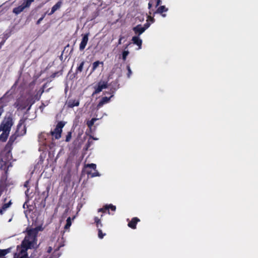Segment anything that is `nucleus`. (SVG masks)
<instances>
[{
    "mask_svg": "<svg viewBox=\"0 0 258 258\" xmlns=\"http://www.w3.org/2000/svg\"><path fill=\"white\" fill-rule=\"evenodd\" d=\"M35 103V100L33 97H30L25 99L23 97L17 98L14 103V107L16 108L18 110H23L28 107V110H30L31 106Z\"/></svg>",
    "mask_w": 258,
    "mask_h": 258,
    "instance_id": "f257e3e1",
    "label": "nucleus"
},
{
    "mask_svg": "<svg viewBox=\"0 0 258 258\" xmlns=\"http://www.w3.org/2000/svg\"><path fill=\"white\" fill-rule=\"evenodd\" d=\"M24 123V120L20 119L17 126V130L15 133L13 134L9 138V140L6 145L8 147H13V145L15 141L16 140L18 137L24 136L25 134V128L22 131H20V129L22 127V124Z\"/></svg>",
    "mask_w": 258,
    "mask_h": 258,
    "instance_id": "f03ea898",
    "label": "nucleus"
},
{
    "mask_svg": "<svg viewBox=\"0 0 258 258\" xmlns=\"http://www.w3.org/2000/svg\"><path fill=\"white\" fill-rule=\"evenodd\" d=\"M14 124L13 119L12 118V114L9 115H6L1 124H0V132L1 131H7V132H10L12 126Z\"/></svg>",
    "mask_w": 258,
    "mask_h": 258,
    "instance_id": "7ed1b4c3",
    "label": "nucleus"
},
{
    "mask_svg": "<svg viewBox=\"0 0 258 258\" xmlns=\"http://www.w3.org/2000/svg\"><path fill=\"white\" fill-rule=\"evenodd\" d=\"M65 125V122L62 121H59L53 131H51L47 135H50L55 139L58 140L60 138L62 129Z\"/></svg>",
    "mask_w": 258,
    "mask_h": 258,
    "instance_id": "20e7f679",
    "label": "nucleus"
},
{
    "mask_svg": "<svg viewBox=\"0 0 258 258\" xmlns=\"http://www.w3.org/2000/svg\"><path fill=\"white\" fill-rule=\"evenodd\" d=\"M34 0H26L21 5L16 7L13 9V13L15 15H18L22 12L25 8H29L32 3Z\"/></svg>",
    "mask_w": 258,
    "mask_h": 258,
    "instance_id": "39448f33",
    "label": "nucleus"
},
{
    "mask_svg": "<svg viewBox=\"0 0 258 258\" xmlns=\"http://www.w3.org/2000/svg\"><path fill=\"white\" fill-rule=\"evenodd\" d=\"M13 148V147H10L9 146L8 147L7 146H5L4 149L1 152V158H4V159L6 160L11 161L13 158L12 154V150Z\"/></svg>",
    "mask_w": 258,
    "mask_h": 258,
    "instance_id": "423d86ee",
    "label": "nucleus"
},
{
    "mask_svg": "<svg viewBox=\"0 0 258 258\" xmlns=\"http://www.w3.org/2000/svg\"><path fill=\"white\" fill-rule=\"evenodd\" d=\"M27 237L26 236L24 240L22 241L20 249H19V246H18L17 250L18 252L20 253H27V251L30 247L32 242L27 240Z\"/></svg>",
    "mask_w": 258,
    "mask_h": 258,
    "instance_id": "0eeeda50",
    "label": "nucleus"
},
{
    "mask_svg": "<svg viewBox=\"0 0 258 258\" xmlns=\"http://www.w3.org/2000/svg\"><path fill=\"white\" fill-rule=\"evenodd\" d=\"M108 86L107 81H100L97 84V87L95 88V91L93 94L94 95L99 93L103 89L107 88Z\"/></svg>",
    "mask_w": 258,
    "mask_h": 258,
    "instance_id": "6e6552de",
    "label": "nucleus"
},
{
    "mask_svg": "<svg viewBox=\"0 0 258 258\" xmlns=\"http://www.w3.org/2000/svg\"><path fill=\"white\" fill-rule=\"evenodd\" d=\"M9 91H7L2 97L0 98V105L4 108L8 105L10 101V95L9 94Z\"/></svg>",
    "mask_w": 258,
    "mask_h": 258,
    "instance_id": "1a4fd4ad",
    "label": "nucleus"
},
{
    "mask_svg": "<svg viewBox=\"0 0 258 258\" xmlns=\"http://www.w3.org/2000/svg\"><path fill=\"white\" fill-rule=\"evenodd\" d=\"M89 33H86L82 35V39L79 45V49L80 51H83L85 48L88 40H89Z\"/></svg>",
    "mask_w": 258,
    "mask_h": 258,
    "instance_id": "9d476101",
    "label": "nucleus"
},
{
    "mask_svg": "<svg viewBox=\"0 0 258 258\" xmlns=\"http://www.w3.org/2000/svg\"><path fill=\"white\" fill-rule=\"evenodd\" d=\"M110 87V91L112 92L111 94H113L119 88V84L118 79H116L114 81L111 82L109 85ZM111 94V93H108Z\"/></svg>",
    "mask_w": 258,
    "mask_h": 258,
    "instance_id": "9b49d317",
    "label": "nucleus"
},
{
    "mask_svg": "<svg viewBox=\"0 0 258 258\" xmlns=\"http://www.w3.org/2000/svg\"><path fill=\"white\" fill-rule=\"evenodd\" d=\"M68 108H73L75 106H78L80 101L78 99H69L66 103Z\"/></svg>",
    "mask_w": 258,
    "mask_h": 258,
    "instance_id": "f8f14e48",
    "label": "nucleus"
},
{
    "mask_svg": "<svg viewBox=\"0 0 258 258\" xmlns=\"http://www.w3.org/2000/svg\"><path fill=\"white\" fill-rule=\"evenodd\" d=\"M110 209L112 211H115L116 210V207L111 204L106 205L104 206H103L102 208L99 209L98 210V212L105 213L107 211L108 214H110V212H109Z\"/></svg>",
    "mask_w": 258,
    "mask_h": 258,
    "instance_id": "ddd939ff",
    "label": "nucleus"
},
{
    "mask_svg": "<svg viewBox=\"0 0 258 258\" xmlns=\"http://www.w3.org/2000/svg\"><path fill=\"white\" fill-rule=\"evenodd\" d=\"M10 160H6L1 158L0 159V168L6 171H8V168L10 164Z\"/></svg>",
    "mask_w": 258,
    "mask_h": 258,
    "instance_id": "4468645a",
    "label": "nucleus"
},
{
    "mask_svg": "<svg viewBox=\"0 0 258 258\" xmlns=\"http://www.w3.org/2000/svg\"><path fill=\"white\" fill-rule=\"evenodd\" d=\"M140 221V220L138 217H134L128 222L127 226L133 229H135L137 228V223Z\"/></svg>",
    "mask_w": 258,
    "mask_h": 258,
    "instance_id": "2eb2a0df",
    "label": "nucleus"
},
{
    "mask_svg": "<svg viewBox=\"0 0 258 258\" xmlns=\"http://www.w3.org/2000/svg\"><path fill=\"white\" fill-rule=\"evenodd\" d=\"M133 30L135 33L139 36L146 30V28H143L141 25H138L136 27H133Z\"/></svg>",
    "mask_w": 258,
    "mask_h": 258,
    "instance_id": "dca6fc26",
    "label": "nucleus"
},
{
    "mask_svg": "<svg viewBox=\"0 0 258 258\" xmlns=\"http://www.w3.org/2000/svg\"><path fill=\"white\" fill-rule=\"evenodd\" d=\"M168 11V9L165 7L164 6H161L158 8V9L154 11L153 13V15L154 16L156 14H160L161 15L165 17L166 16L165 14H163L164 12H166Z\"/></svg>",
    "mask_w": 258,
    "mask_h": 258,
    "instance_id": "f3484780",
    "label": "nucleus"
},
{
    "mask_svg": "<svg viewBox=\"0 0 258 258\" xmlns=\"http://www.w3.org/2000/svg\"><path fill=\"white\" fill-rule=\"evenodd\" d=\"M113 95L112 94L109 97H103L101 100L99 101L98 104H97V108H99L101 107L104 104L109 102L110 100V98L113 97Z\"/></svg>",
    "mask_w": 258,
    "mask_h": 258,
    "instance_id": "a211bd4d",
    "label": "nucleus"
},
{
    "mask_svg": "<svg viewBox=\"0 0 258 258\" xmlns=\"http://www.w3.org/2000/svg\"><path fill=\"white\" fill-rule=\"evenodd\" d=\"M37 232L35 229H29L27 232V237L34 240L37 235Z\"/></svg>",
    "mask_w": 258,
    "mask_h": 258,
    "instance_id": "6ab92c4d",
    "label": "nucleus"
},
{
    "mask_svg": "<svg viewBox=\"0 0 258 258\" xmlns=\"http://www.w3.org/2000/svg\"><path fill=\"white\" fill-rule=\"evenodd\" d=\"M132 41L133 43L136 44L139 46V49H141L142 47V40L138 36H135L132 37Z\"/></svg>",
    "mask_w": 258,
    "mask_h": 258,
    "instance_id": "aec40b11",
    "label": "nucleus"
},
{
    "mask_svg": "<svg viewBox=\"0 0 258 258\" xmlns=\"http://www.w3.org/2000/svg\"><path fill=\"white\" fill-rule=\"evenodd\" d=\"M12 204V203L11 200L8 203L4 204L2 207L0 208V214L2 215H3L5 211L8 209V208L10 207Z\"/></svg>",
    "mask_w": 258,
    "mask_h": 258,
    "instance_id": "412c9836",
    "label": "nucleus"
},
{
    "mask_svg": "<svg viewBox=\"0 0 258 258\" xmlns=\"http://www.w3.org/2000/svg\"><path fill=\"white\" fill-rule=\"evenodd\" d=\"M62 2L61 1H58L51 8L50 12L48 14V15H52L56 10L59 9L62 5Z\"/></svg>",
    "mask_w": 258,
    "mask_h": 258,
    "instance_id": "4be33fe9",
    "label": "nucleus"
},
{
    "mask_svg": "<svg viewBox=\"0 0 258 258\" xmlns=\"http://www.w3.org/2000/svg\"><path fill=\"white\" fill-rule=\"evenodd\" d=\"M10 132H7V131H3V133L0 135V141L2 142H6L7 140L9 135Z\"/></svg>",
    "mask_w": 258,
    "mask_h": 258,
    "instance_id": "5701e85b",
    "label": "nucleus"
},
{
    "mask_svg": "<svg viewBox=\"0 0 258 258\" xmlns=\"http://www.w3.org/2000/svg\"><path fill=\"white\" fill-rule=\"evenodd\" d=\"M8 180V171H5L4 174H3L0 179V183H3L6 184H8L7 183Z\"/></svg>",
    "mask_w": 258,
    "mask_h": 258,
    "instance_id": "b1692460",
    "label": "nucleus"
},
{
    "mask_svg": "<svg viewBox=\"0 0 258 258\" xmlns=\"http://www.w3.org/2000/svg\"><path fill=\"white\" fill-rule=\"evenodd\" d=\"M99 64H101L102 66H103V62L100 61L99 60H97L94 62L92 63V68L91 70V73L94 72L95 70L97 68V67L99 66Z\"/></svg>",
    "mask_w": 258,
    "mask_h": 258,
    "instance_id": "393cba45",
    "label": "nucleus"
},
{
    "mask_svg": "<svg viewBox=\"0 0 258 258\" xmlns=\"http://www.w3.org/2000/svg\"><path fill=\"white\" fill-rule=\"evenodd\" d=\"M85 62L84 60H83L79 64V66L77 68L76 70V74H78L79 73H81L83 71V66L85 64Z\"/></svg>",
    "mask_w": 258,
    "mask_h": 258,
    "instance_id": "a878e982",
    "label": "nucleus"
},
{
    "mask_svg": "<svg viewBox=\"0 0 258 258\" xmlns=\"http://www.w3.org/2000/svg\"><path fill=\"white\" fill-rule=\"evenodd\" d=\"M71 225H72V220H71V217H69L67 219V223L64 227V229L66 230L69 229Z\"/></svg>",
    "mask_w": 258,
    "mask_h": 258,
    "instance_id": "bb28decb",
    "label": "nucleus"
},
{
    "mask_svg": "<svg viewBox=\"0 0 258 258\" xmlns=\"http://www.w3.org/2000/svg\"><path fill=\"white\" fill-rule=\"evenodd\" d=\"M14 258H28L27 253H20L18 252L14 255Z\"/></svg>",
    "mask_w": 258,
    "mask_h": 258,
    "instance_id": "cd10ccee",
    "label": "nucleus"
},
{
    "mask_svg": "<svg viewBox=\"0 0 258 258\" xmlns=\"http://www.w3.org/2000/svg\"><path fill=\"white\" fill-rule=\"evenodd\" d=\"M94 222L95 223H96V226L98 228H99V227H102V224L101 223V220L100 219L97 217H95L94 218Z\"/></svg>",
    "mask_w": 258,
    "mask_h": 258,
    "instance_id": "c85d7f7f",
    "label": "nucleus"
},
{
    "mask_svg": "<svg viewBox=\"0 0 258 258\" xmlns=\"http://www.w3.org/2000/svg\"><path fill=\"white\" fill-rule=\"evenodd\" d=\"M97 119L96 118H93L90 120H88L87 122V125L89 128H91V127L94 125V122L96 121Z\"/></svg>",
    "mask_w": 258,
    "mask_h": 258,
    "instance_id": "c756f323",
    "label": "nucleus"
},
{
    "mask_svg": "<svg viewBox=\"0 0 258 258\" xmlns=\"http://www.w3.org/2000/svg\"><path fill=\"white\" fill-rule=\"evenodd\" d=\"M87 173L88 175H91V177H94L100 176L99 173L98 172V171L96 169V170H95V172L92 173H91V171H88L87 172Z\"/></svg>",
    "mask_w": 258,
    "mask_h": 258,
    "instance_id": "7c9ffc66",
    "label": "nucleus"
},
{
    "mask_svg": "<svg viewBox=\"0 0 258 258\" xmlns=\"http://www.w3.org/2000/svg\"><path fill=\"white\" fill-rule=\"evenodd\" d=\"M105 235V233H103L100 228H98V236L100 239H102Z\"/></svg>",
    "mask_w": 258,
    "mask_h": 258,
    "instance_id": "2f4dec72",
    "label": "nucleus"
},
{
    "mask_svg": "<svg viewBox=\"0 0 258 258\" xmlns=\"http://www.w3.org/2000/svg\"><path fill=\"white\" fill-rule=\"evenodd\" d=\"M72 133L71 131L70 132H69L66 136V139H65V141L66 142H69L71 141V138H72Z\"/></svg>",
    "mask_w": 258,
    "mask_h": 258,
    "instance_id": "473e14b6",
    "label": "nucleus"
},
{
    "mask_svg": "<svg viewBox=\"0 0 258 258\" xmlns=\"http://www.w3.org/2000/svg\"><path fill=\"white\" fill-rule=\"evenodd\" d=\"M48 192H49V188H47V189L46 191H43L42 193V196H43L44 197V202H45L46 199L47 198V197H48Z\"/></svg>",
    "mask_w": 258,
    "mask_h": 258,
    "instance_id": "72a5a7b5",
    "label": "nucleus"
},
{
    "mask_svg": "<svg viewBox=\"0 0 258 258\" xmlns=\"http://www.w3.org/2000/svg\"><path fill=\"white\" fill-rule=\"evenodd\" d=\"M129 54L128 51L124 50L122 52V59L125 61L126 59V57Z\"/></svg>",
    "mask_w": 258,
    "mask_h": 258,
    "instance_id": "f704fd0d",
    "label": "nucleus"
},
{
    "mask_svg": "<svg viewBox=\"0 0 258 258\" xmlns=\"http://www.w3.org/2000/svg\"><path fill=\"white\" fill-rule=\"evenodd\" d=\"M9 184H6L3 183H0V190L5 191L7 190V188L9 186Z\"/></svg>",
    "mask_w": 258,
    "mask_h": 258,
    "instance_id": "c9c22d12",
    "label": "nucleus"
},
{
    "mask_svg": "<svg viewBox=\"0 0 258 258\" xmlns=\"http://www.w3.org/2000/svg\"><path fill=\"white\" fill-rule=\"evenodd\" d=\"M126 69L127 70V77L128 78H130L132 74V70H131L129 65H127L126 66Z\"/></svg>",
    "mask_w": 258,
    "mask_h": 258,
    "instance_id": "e433bc0d",
    "label": "nucleus"
},
{
    "mask_svg": "<svg viewBox=\"0 0 258 258\" xmlns=\"http://www.w3.org/2000/svg\"><path fill=\"white\" fill-rule=\"evenodd\" d=\"M86 167H89L93 169L94 170L96 169V165L94 163L88 164L86 165Z\"/></svg>",
    "mask_w": 258,
    "mask_h": 258,
    "instance_id": "4c0bfd02",
    "label": "nucleus"
},
{
    "mask_svg": "<svg viewBox=\"0 0 258 258\" xmlns=\"http://www.w3.org/2000/svg\"><path fill=\"white\" fill-rule=\"evenodd\" d=\"M152 7V3L151 1L149 2L148 3V9L150 10V11L149 12L150 15H153V13L154 11L153 10H151V8Z\"/></svg>",
    "mask_w": 258,
    "mask_h": 258,
    "instance_id": "58836bf2",
    "label": "nucleus"
},
{
    "mask_svg": "<svg viewBox=\"0 0 258 258\" xmlns=\"http://www.w3.org/2000/svg\"><path fill=\"white\" fill-rule=\"evenodd\" d=\"M45 15H46V13L44 14L42 17L41 18H40L38 21L36 22V24L37 25H39L41 22L43 20V19L44 18V17H45Z\"/></svg>",
    "mask_w": 258,
    "mask_h": 258,
    "instance_id": "ea45409f",
    "label": "nucleus"
},
{
    "mask_svg": "<svg viewBox=\"0 0 258 258\" xmlns=\"http://www.w3.org/2000/svg\"><path fill=\"white\" fill-rule=\"evenodd\" d=\"M3 250L4 251L5 254L6 255L7 253L11 252V248L10 247V248H7L5 249H3Z\"/></svg>",
    "mask_w": 258,
    "mask_h": 258,
    "instance_id": "a19ab883",
    "label": "nucleus"
},
{
    "mask_svg": "<svg viewBox=\"0 0 258 258\" xmlns=\"http://www.w3.org/2000/svg\"><path fill=\"white\" fill-rule=\"evenodd\" d=\"M4 109L3 108V106L0 105V117H1L2 115L4 112Z\"/></svg>",
    "mask_w": 258,
    "mask_h": 258,
    "instance_id": "79ce46f5",
    "label": "nucleus"
},
{
    "mask_svg": "<svg viewBox=\"0 0 258 258\" xmlns=\"http://www.w3.org/2000/svg\"><path fill=\"white\" fill-rule=\"evenodd\" d=\"M7 38L6 37L5 39H3L1 42H0V49H1L2 46L5 43L6 40Z\"/></svg>",
    "mask_w": 258,
    "mask_h": 258,
    "instance_id": "37998d69",
    "label": "nucleus"
},
{
    "mask_svg": "<svg viewBox=\"0 0 258 258\" xmlns=\"http://www.w3.org/2000/svg\"><path fill=\"white\" fill-rule=\"evenodd\" d=\"M24 128L25 129V133H26V126L24 124V123H23L22 124V127L20 129V131H22L23 130H24Z\"/></svg>",
    "mask_w": 258,
    "mask_h": 258,
    "instance_id": "c03bdc74",
    "label": "nucleus"
},
{
    "mask_svg": "<svg viewBox=\"0 0 258 258\" xmlns=\"http://www.w3.org/2000/svg\"><path fill=\"white\" fill-rule=\"evenodd\" d=\"M5 255L3 249H0V257H3Z\"/></svg>",
    "mask_w": 258,
    "mask_h": 258,
    "instance_id": "a18cd8bd",
    "label": "nucleus"
},
{
    "mask_svg": "<svg viewBox=\"0 0 258 258\" xmlns=\"http://www.w3.org/2000/svg\"><path fill=\"white\" fill-rule=\"evenodd\" d=\"M161 0H156V4L155 7L156 8L158 7L161 4Z\"/></svg>",
    "mask_w": 258,
    "mask_h": 258,
    "instance_id": "49530a36",
    "label": "nucleus"
},
{
    "mask_svg": "<svg viewBox=\"0 0 258 258\" xmlns=\"http://www.w3.org/2000/svg\"><path fill=\"white\" fill-rule=\"evenodd\" d=\"M148 18L149 19H150V20L152 23L154 22V21H155V19H154V18H153V17H152L151 16V15H150V16H149L148 17Z\"/></svg>",
    "mask_w": 258,
    "mask_h": 258,
    "instance_id": "de8ad7c7",
    "label": "nucleus"
},
{
    "mask_svg": "<svg viewBox=\"0 0 258 258\" xmlns=\"http://www.w3.org/2000/svg\"><path fill=\"white\" fill-rule=\"evenodd\" d=\"M123 38V36H120L119 37V39L118 40V45H120L121 44V40Z\"/></svg>",
    "mask_w": 258,
    "mask_h": 258,
    "instance_id": "09e8293b",
    "label": "nucleus"
},
{
    "mask_svg": "<svg viewBox=\"0 0 258 258\" xmlns=\"http://www.w3.org/2000/svg\"><path fill=\"white\" fill-rule=\"evenodd\" d=\"M150 24L149 23H146L144 27H143V28H146V30L150 26Z\"/></svg>",
    "mask_w": 258,
    "mask_h": 258,
    "instance_id": "8fccbe9b",
    "label": "nucleus"
},
{
    "mask_svg": "<svg viewBox=\"0 0 258 258\" xmlns=\"http://www.w3.org/2000/svg\"><path fill=\"white\" fill-rule=\"evenodd\" d=\"M92 142V141H90L89 140L88 141L87 144H86V148L87 149H88L90 147Z\"/></svg>",
    "mask_w": 258,
    "mask_h": 258,
    "instance_id": "3c124183",
    "label": "nucleus"
},
{
    "mask_svg": "<svg viewBox=\"0 0 258 258\" xmlns=\"http://www.w3.org/2000/svg\"><path fill=\"white\" fill-rule=\"evenodd\" d=\"M58 74V72H55L54 73H53L51 75V77L52 78H54L56 77V75Z\"/></svg>",
    "mask_w": 258,
    "mask_h": 258,
    "instance_id": "603ef678",
    "label": "nucleus"
},
{
    "mask_svg": "<svg viewBox=\"0 0 258 258\" xmlns=\"http://www.w3.org/2000/svg\"><path fill=\"white\" fill-rule=\"evenodd\" d=\"M45 105L43 103H42V105L40 106V109L42 111V110L45 107Z\"/></svg>",
    "mask_w": 258,
    "mask_h": 258,
    "instance_id": "864d4df0",
    "label": "nucleus"
},
{
    "mask_svg": "<svg viewBox=\"0 0 258 258\" xmlns=\"http://www.w3.org/2000/svg\"><path fill=\"white\" fill-rule=\"evenodd\" d=\"M51 250H52V248H51V247H49V248H48V250H47V251H48V252H50L51 251Z\"/></svg>",
    "mask_w": 258,
    "mask_h": 258,
    "instance_id": "5fc2aeb1",
    "label": "nucleus"
},
{
    "mask_svg": "<svg viewBox=\"0 0 258 258\" xmlns=\"http://www.w3.org/2000/svg\"><path fill=\"white\" fill-rule=\"evenodd\" d=\"M28 181H26V182H25V184H24V186H25V187H27V185H28Z\"/></svg>",
    "mask_w": 258,
    "mask_h": 258,
    "instance_id": "6e6d98bb",
    "label": "nucleus"
},
{
    "mask_svg": "<svg viewBox=\"0 0 258 258\" xmlns=\"http://www.w3.org/2000/svg\"><path fill=\"white\" fill-rule=\"evenodd\" d=\"M4 192V191L0 190V195L2 196L3 193Z\"/></svg>",
    "mask_w": 258,
    "mask_h": 258,
    "instance_id": "4d7b16f0",
    "label": "nucleus"
},
{
    "mask_svg": "<svg viewBox=\"0 0 258 258\" xmlns=\"http://www.w3.org/2000/svg\"><path fill=\"white\" fill-rule=\"evenodd\" d=\"M4 192V191L0 190V195L2 196L3 193Z\"/></svg>",
    "mask_w": 258,
    "mask_h": 258,
    "instance_id": "13d9d810",
    "label": "nucleus"
},
{
    "mask_svg": "<svg viewBox=\"0 0 258 258\" xmlns=\"http://www.w3.org/2000/svg\"><path fill=\"white\" fill-rule=\"evenodd\" d=\"M6 200H7V198H5L4 199V202H6Z\"/></svg>",
    "mask_w": 258,
    "mask_h": 258,
    "instance_id": "bf43d9fd",
    "label": "nucleus"
},
{
    "mask_svg": "<svg viewBox=\"0 0 258 258\" xmlns=\"http://www.w3.org/2000/svg\"><path fill=\"white\" fill-rule=\"evenodd\" d=\"M1 197V195H0V197Z\"/></svg>",
    "mask_w": 258,
    "mask_h": 258,
    "instance_id": "052dcab7",
    "label": "nucleus"
}]
</instances>
